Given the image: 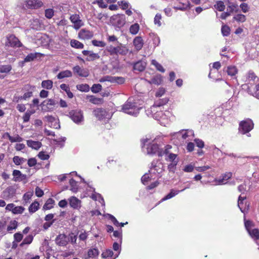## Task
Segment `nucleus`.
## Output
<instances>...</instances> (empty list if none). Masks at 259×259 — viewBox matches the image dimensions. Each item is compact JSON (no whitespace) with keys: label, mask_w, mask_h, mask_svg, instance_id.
<instances>
[{"label":"nucleus","mask_w":259,"mask_h":259,"mask_svg":"<svg viewBox=\"0 0 259 259\" xmlns=\"http://www.w3.org/2000/svg\"><path fill=\"white\" fill-rule=\"evenodd\" d=\"M243 80L245 83L242 85V89L256 98L259 93V78L253 72L249 71L246 74Z\"/></svg>","instance_id":"f257e3e1"},{"label":"nucleus","mask_w":259,"mask_h":259,"mask_svg":"<svg viewBox=\"0 0 259 259\" xmlns=\"http://www.w3.org/2000/svg\"><path fill=\"white\" fill-rule=\"evenodd\" d=\"M143 151L148 155H153L158 153V156H162L161 152H159V146L155 142V139L146 137L141 140Z\"/></svg>","instance_id":"f03ea898"},{"label":"nucleus","mask_w":259,"mask_h":259,"mask_svg":"<svg viewBox=\"0 0 259 259\" xmlns=\"http://www.w3.org/2000/svg\"><path fill=\"white\" fill-rule=\"evenodd\" d=\"M140 109L132 98H130L122 107L123 112L134 116L138 114Z\"/></svg>","instance_id":"7ed1b4c3"},{"label":"nucleus","mask_w":259,"mask_h":259,"mask_svg":"<svg viewBox=\"0 0 259 259\" xmlns=\"http://www.w3.org/2000/svg\"><path fill=\"white\" fill-rule=\"evenodd\" d=\"M163 171V164L158 161H153L152 163V166L150 167L149 172H150L152 179L160 177V174Z\"/></svg>","instance_id":"20e7f679"},{"label":"nucleus","mask_w":259,"mask_h":259,"mask_svg":"<svg viewBox=\"0 0 259 259\" xmlns=\"http://www.w3.org/2000/svg\"><path fill=\"white\" fill-rule=\"evenodd\" d=\"M106 50L111 55H125L128 52L127 48L125 45H123L121 44H119L117 47H113L112 46L108 47L106 48Z\"/></svg>","instance_id":"39448f33"},{"label":"nucleus","mask_w":259,"mask_h":259,"mask_svg":"<svg viewBox=\"0 0 259 259\" xmlns=\"http://www.w3.org/2000/svg\"><path fill=\"white\" fill-rule=\"evenodd\" d=\"M69 116L76 124H80L83 122V113L80 110L76 109L71 111L69 112Z\"/></svg>","instance_id":"423d86ee"},{"label":"nucleus","mask_w":259,"mask_h":259,"mask_svg":"<svg viewBox=\"0 0 259 259\" xmlns=\"http://www.w3.org/2000/svg\"><path fill=\"white\" fill-rule=\"evenodd\" d=\"M165 151H166V149ZM165 152L166 153V157H165L166 161L171 162L168 165V168L170 171H174L178 162L177 155L173 153L167 154L166 151H165Z\"/></svg>","instance_id":"0eeeda50"},{"label":"nucleus","mask_w":259,"mask_h":259,"mask_svg":"<svg viewBox=\"0 0 259 259\" xmlns=\"http://www.w3.org/2000/svg\"><path fill=\"white\" fill-rule=\"evenodd\" d=\"M253 127V123L251 119L241 121L240 123L239 131L243 134L248 133Z\"/></svg>","instance_id":"6e6552de"},{"label":"nucleus","mask_w":259,"mask_h":259,"mask_svg":"<svg viewBox=\"0 0 259 259\" xmlns=\"http://www.w3.org/2000/svg\"><path fill=\"white\" fill-rule=\"evenodd\" d=\"M44 120L47 122V124L50 127L58 129L60 127L59 119L52 115L45 116Z\"/></svg>","instance_id":"1a4fd4ad"},{"label":"nucleus","mask_w":259,"mask_h":259,"mask_svg":"<svg viewBox=\"0 0 259 259\" xmlns=\"http://www.w3.org/2000/svg\"><path fill=\"white\" fill-rule=\"evenodd\" d=\"M88 184V188H87V191L93 192V193L90 196L88 194V196H90V197L95 201H99V202L101 203L102 206L105 205V202L104 199L102 198L101 195L99 193H97L95 192V188L92 187L89 183Z\"/></svg>","instance_id":"9d476101"},{"label":"nucleus","mask_w":259,"mask_h":259,"mask_svg":"<svg viewBox=\"0 0 259 259\" xmlns=\"http://www.w3.org/2000/svg\"><path fill=\"white\" fill-rule=\"evenodd\" d=\"M111 20L113 24L118 27L123 26L125 23V17L123 14H117L112 17Z\"/></svg>","instance_id":"9b49d317"},{"label":"nucleus","mask_w":259,"mask_h":259,"mask_svg":"<svg viewBox=\"0 0 259 259\" xmlns=\"http://www.w3.org/2000/svg\"><path fill=\"white\" fill-rule=\"evenodd\" d=\"M70 20L73 24V28L76 30L79 29L83 25V23L78 14H73L70 16Z\"/></svg>","instance_id":"f8f14e48"},{"label":"nucleus","mask_w":259,"mask_h":259,"mask_svg":"<svg viewBox=\"0 0 259 259\" xmlns=\"http://www.w3.org/2000/svg\"><path fill=\"white\" fill-rule=\"evenodd\" d=\"M26 6L29 9H37L43 5V3L39 0H26Z\"/></svg>","instance_id":"ddd939ff"},{"label":"nucleus","mask_w":259,"mask_h":259,"mask_svg":"<svg viewBox=\"0 0 259 259\" xmlns=\"http://www.w3.org/2000/svg\"><path fill=\"white\" fill-rule=\"evenodd\" d=\"M176 134L181 135L184 139H188V140H191L194 136L193 131L191 130H182Z\"/></svg>","instance_id":"4468645a"},{"label":"nucleus","mask_w":259,"mask_h":259,"mask_svg":"<svg viewBox=\"0 0 259 259\" xmlns=\"http://www.w3.org/2000/svg\"><path fill=\"white\" fill-rule=\"evenodd\" d=\"M93 36V32L82 29L79 31L78 34V37L81 39H89Z\"/></svg>","instance_id":"2eb2a0df"},{"label":"nucleus","mask_w":259,"mask_h":259,"mask_svg":"<svg viewBox=\"0 0 259 259\" xmlns=\"http://www.w3.org/2000/svg\"><path fill=\"white\" fill-rule=\"evenodd\" d=\"M74 73L78 74L79 76L87 77L89 75V72L88 69L81 68L79 66L77 65L73 68Z\"/></svg>","instance_id":"dca6fc26"},{"label":"nucleus","mask_w":259,"mask_h":259,"mask_svg":"<svg viewBox=\"0 0 259 259\" xmlns=\"http://www.w3.org/2000/svg\"><path fill=\"white\" fill-rule=\"evenodd\" d=\"M83 55L87 56V61H93L100 58L98 54L95 53L91 51L84 50L82 52Z\"/></svg>","instance_id":"f3484780"},{"label":"nucleus","mask_w":259,"mask_h":259,"mask_svg":"<svg viewBox=\"0 0 259 259\" xmlns=\"http://www.w3.org/2000/svg\"><path fill=\"white\" fill-rule=\"evenodd\" d=\"M70 206L74 209H79L81 207V200L74 196H71L68 199Z\"/></svg>","instance_id":"a211bd4d"},{"label":"nucleus","mask_w":259,"mask_h":259,"mask_svg":"<svg viewBox=\"0 0 259 259\" xmlns=\"http://www.w3.org/2000/svg\"><path fill=\"white\" fill-rule=\"evenodd\" d=\"M68 242V238L65 234H60L56 238V243L59 246H66Z\"/></svg>","instance_id":"6ab92c4d"},{"label":"nucleus","mask_w":259,"mask_h":259,"mask_svg":"<svg viewBox=\"0 0 259 259\" xmlns=\"http://www.w3.org/2000/svg\"><path fill=\"white\" fill-rule=\"evenodd\" d=\"M41 54L39 53H33L29 54L24 59V60L19 63V66L23 67L25 62H29L33 61L38 56H41Z\"/></svg>","instance_id":"aec40b11"},{"label":"nucleus","mask_w":259,"mask_h":259,"mask_svg":"<svg viewBox=\"0 0 259 259\" xmlns=\"http://www.w3.org/2000/svg\"><path fill=\"white\" fill-rule=\"evenodd\" d=\"M246 199L245 197H242L240 196L238 201V206L240 208L242 212L245 213L249 208V205L245 202V204L243 203V201Z\"/></svg>","instance_id":"412c9836"},{"label":"nucleus","mask_w":259,"mask_h":259,"mask_svg":"<svg viewBox=\"0 0 259 259\" xmlns=\"http://www.w3.org/2000/svg\"><path fill=\"white\" fill-rule=\"evenodd\" d=\"M94 115L99 119L101 120L105 118L107 116V112L101 108H97L93 111Z\"/></svg>","instance_id":"4be33fe9"},{"label":"nucleus","mask_w":259,"mask_h":259,"mask_svg":"<svg viewBox=\"0 0 259 259\" xmlns=\"http://www.w3.org/2000/svg\"><path fill=\"white\" fill-rule=\"evenodd\" d=\"M168 101V99L167 98L160 99L157 101L155 104L151 107V111H155L157 108H159L160 106L166 104Z\"/></svg>","instance_id":"5701e85b"},{"label":"nucleus","mask_w":259,"mask_h":259,"mask_svg":"<svg viewBox=\"0 0 259 259\" xmlns=\"http://www.w3.org/2000/svg\"><path fill=\"white\" fill-rule=\"evenodd\" d=\"M133 45L137 51L140 50L144 45V41L141 36H136L133 40Z\"/></svg>","instance_id":"b1692460"},{"label":"nucleus","mask_w":259,"mask_h":259,"mask_svg":"<svg viewBox=\"0 0 259 259\" xmlns=\"http://www.w3.org/2000/svg\"><path fill=\"white\" fill-rule=\"evenodd\" d=\"M16 193V189L13 187H9L3 192V196L5 198H11Z\"/></svg>","instance_id":"393cba45"},{"label":"nucleus","mask_w":259,"mask_h":259,"mask_svg":"<svg viewBox=\"0 0 259 259\" xmlns=\"http://www.w3.org/2000/svg\"><path fill=\"white\" fill-rule=\"evenodd\" d=\"M170 114V113L168 111H165L163 113L162 116H160V119L158 120L160 124L163 126H166L169 123V116Z\"/></svg>","instance_id":"a878e982"},{"label":"nucleus","mask_w":259,"mask_h":259,"mask_svg":"<svg viewBox=\"0 0 259 259\" xmlns=\"http://www.w3.org/2000/svg\"><path fill=\"white\" fill-rule=\"evenodd\" d=\"M99 250L96 248H90L88 251L87 256L84 257V259L96 257L99 255Z\"/></svg>","instance_id":"bb28decb"},{"label":"nucleus","mask_w":259,"mask_h":259,"mask_svg":"<svg viewBox=\"0 0 259 259\" xmlns=\"http://www.w3.org/2000/svg\"><path fill=\"white\" fill-rule=\"evenodd\" d=\"M148 83L150 84H154L155 85H159L160 84L162 81L163 79L162 77L160 74H157L155 76H154L151 80H147Z\"/></svg>","instance_id":"cd10ccee"},{"label":"nucleus","mask_w":259,"mask_h":259,"mask_svg":"<svg viewBox=\"0 0 259 259\" xmlns=\"http://www.w3.org/2000/svg\"><path fill=\"white\" fill-rule=\"evenodd\" d=\"M27 144L28 146L35 150H38L41 146V143L40 142L32 140L27 141Z\"/></svg>","instance_id":"c85d7f7f"},{"label":"nucleus","mask_w":259,"mask_h":259,"mask_svg":"<svg viewBox=\"0 0 259 259\" xmlns=\"http://www.w3.org/2000/svg\"><path fill=\"white\" fill-rule=\"evenodd\" d=\"M7 46L14 47L16 46V38L14 35H10L7 37V40L6 42Z\"/></svg>","instance_id":"c756f323"},{"label":"nucleus","mask_w":259,"mask_h":259,"mask_svg":"<svg viewBox=\"0 0 259 259\" xmlns=\"http://www.w3.org/2000/svg\"><path fill=\"white\" fill-rule=\"evenodd\" d=\"M72 73L71 71L66 70L60 72L57 75V77L59 79H63L66 77H71Z\"/></svg>","instance_id":"7c9ffc66"},{"label":"nucleus","mask_w":259,"mask_h":259,"mask_svg":"<svg viewBox=\"0 0 259 259\" xmlns=\"http://www.w3.org/2000/svg\"><path fill=\"white\" fill-rule=\"evenodd\" d=\"M146 65V64L145 62L138 61L134 64V69L139 71H142L145 68Z\"/></svg>","instance_id":"2f4dec72"},{"label":"nucleus","mask_w":259,"mask_h":259,"mask_svg":"<svg viewBox=\"0 0 259 259\" xmlns=\"http://www.w3.org/2000/svg\"><path fill=\"white\" fill-rule=\"evenodd\" d=\"M60 88L61 90L64 91L68 98L71 99L73 97L72 93L70 91L69 86L65 83L61 84L60 85Z\"/></svg>","instance_id":"473e14b6"},{"label":"nucleus","mask_w":259,"mask_h":259,"mask_svg":"<svg viewBox=\"0 0 259 259\" xmlns=\"http://www.w3.org/2000/svg\"><path fill=\"white\" fill-rule=\"evenodd\" d=\"M140 30V25L139 24L136 23L134 24H132L129 28L130 32L132 35L137 34Z\"/></svg>","instance_id":"72a5a7b5"},{"label":"nucleus","mask_w":259,"mask_h":259,"mask_svg":"<svg viewBox=\"0 0 259 259\" xmlns=\"http://www.w3.org/2000/svg\"><path fill=\"white\" fill-rule=\"evenodd\" d=\"M117 4L119 7L123 10H125L131 7V6L129 2L126 0H122L121 1H118L117 2Z\"/></svg>","instance_id":"f704fd0d"},{"label":"nucleus","mask_w":259,"mask_h":259,"mask_svg":"<svg viewBox=\"0 0 259 259\" xmlns=\"http://www.w3.org/2000/svg\"><path fill=\"white\" fill-rule=\"evenodd\" d=\"M180 192H181V190L179 191V190H175L174 189H171L170 190V193L169 194H168L167 195H166L164 197H163L161 199V201H165L167 199H170V198H172L173 197L175 196L176 195H177V194H178Z\"/></svg>","instance_id":"c9c22d12"},{"label":"nucleus","mask_w":259,"mask_h":259,"mask_svg":"<svg viewBox=\"0 0 259 259\" xmlns=\"http://www.w3.org/2000/svg\"><path fill=\"white\" fill-rule=\"evenodd\" d=\"M180 192H181V190L179 191V190H175L174 189H171L170 190V193L169 194H168L167 195H166L164 197H163L161 199V201H165L167 199H170V198H172L173 197L175 196L176 195H177V194H178Z\"/></svg>","instance_id":"e433bc0d"},{"label":"nucleus","mask_w":259,"mask_h":259,"mask_svg":"<svg viewBox=\"0 0 259 259\" xmlns=\"http://www.w3.org/2000/svg\"><path fill=\"white\" fill-rule=\"evenodd\" d=\"M53 82L51 80H45L41 82V87L47 90H51L53 88Z\"/></svg>","instance_id":"4c0bfd02"},{"label":"nucleus","mask_w":259,"mask_h":259,"mask_svg":"<svg viewBox=\"0 0 259 259\" xmlns=\"http://www.w3.org/2000/svg\"><path fill=\"white\" fill-rule=\"evenodd\" d=\"M44 104H46L49 110H53L54 106L56 105V102L54 99H49L44 101Z\"/></svg>","instance_id":"58836bf2"},{"label":"nucleus","mask_w":259,"mask_h":259,"mask_svg":"<svg viewBox=\"0 0 259 259\" xmlns=\"http://www.w3.org/2000/svg\"><path fill=\"white\" fill-rule=\"evenodd\" d=\"M70 190L73 193H76L78 191V185L77 182L73 179H69Z\"/></svg>","instance_id":"ea45409f"},{"label":"nucleus","mask_w":259,"mask_h":259,"mask_svg":"<svg viewBox=\"0 0 259 259\" xmlns=\"http://www.w3.org/2000/svg\"><path fill=\"white\" fill-rule=\"evenodd\" d=\"M87 98L89 101L94 104H100L102 103V99L96 98L94 96H88Z\"/></svg>","instance_id":"a19ab883"},{"label":"nucleus","mask_w":259,"mask_h":259,"mask_svg":"<svg viewBox=\"0 0 259 259\" xmlns=\"http://www.w3.org/2000/svg\"><path fill=\"white\" fill-rule=\"evenodd\" d=\"M70 45L72 47L76 49H83L84 47V45L82 43L75 39L71 40Z\"/></svg>","instance_id":"79ce46f5"},{"label":"nucleus","mask_w":259,"mask_h":259,"mask_svg":"<svg viewBox=\"0 0 259 259\" xmlns=\"http://www.w3.org/2000/svg\"><path fill=\"white\" fill-rule=\"evenodd\" d=\"M22 181L23 184L27 182V178L25 174H23L21 171L17 170V181Z\"/></svg>","instance_id":"37998d69"},{"label":"nucleus","mask_w":259,"mask_h":259,"mask_svg":"<svg viewBox=\"0 0 259 259\" xmlns=\"http://www.w3.org/2000/svg\"><path fill=\"white\" fill-rule=\"evenodd\" d=\"M226 71L229 75L232 76L235 75L238 72L236 67L234 66H228Z\"/></svg>","instance_id":"c03bdc74"},{"label":"nucleus","mask_w":259,"mask_h":259,"mask_svg":"<svg viewBox=\"0 0 259 259\" xmlns=\"http://www.w3.org/2000/svg\"><path fill=\"white\" fill-rule=\"evenodd\" d=\"M39 208V204L37 201L33 202L29 207V211L30 213H34Z\"/></svg>","instance_id":"a18cd8bd"},{"label":"nucleus","mask_w":259,"mask_h":259,"mask_svg":"<svg viewBox=\"0 0 259 259\" xmlns=\"http://www.w3.org/2000/svg\"><path fill=\"white\" fill-rule=\"evenodd\" d=\"M248 232L250 236L254 240H256L259 238V231L258 229H252Z\"/></svg>","instance_id":"49530a36"},{"label":"nucleus","mask_w":259,"mask_h":259,"mask_svg":"<svg viewBox=\"0 0 259 259\" xmlns=\"http://www.w3.org/2000/svg\"><path fill=\"white\" fill-rule=\"evenodd\" d=\"M55 201L52 199L49 198L47 200L46 203L43 206L44 209H50L53 207V205L54 204Z\"/></svg>","instance_id":"de8ad7c7"},{"label":"nucleus","mask_w":259,"mask_h":259,"mask_svg":"<svg viewBox=\"0 0 259 259\" xmlns=\"http://www.w3.org/2000/svg\"><path fill=\"white\" fill-rule=\"evenodd\" d=\"M151 64L154 65L156 69L161 72H164L165 69L163 68L162 66L157 62L155 60H152L151 61Z\"/></svg>","instance_id":"09e8293b"},{"label":"nucleus","mask_w":259,"mask_h":259,"mask_svg":"<svg viewBox=\"0 0 259 259\" xmlns=\"http://www.w3.org/2000/svg\"><path fill=\"white\" fill-rule=\"evenodd\" d=\"M246 19L245 16L241 14H237L233 17V20L238 22L243 23L246 21Z\"/></svg>","instance_id":"8fccbe9b"},{"label":"nucleus","mask_w":259,"mask_h":259,"mask_svg":"<svg viewBox=\"0 0 259 259\" xmlns=\"http://www.w3.org/2000/svg\"><path fill=\"white\" fill-rule=\"evenodd\" d=\"M76 88L78 90L84 92H88L90 90L89 85L87 84H78L76 85Z\"/></svg>","instance_id":"3c124183"},{"label":"nucleus","mask_w":259,"mask_h":259,"mask_svg":"<svg viewBox=\"0 0 259 259\" xmlns=\"http://www.w3.org/2000/svg\"><path fill=\"white\" fill-rule=\"evenodd\" d=\"M68 238V242H70L72 244H76L77 235L73 233H71L67 236Z\"/></svg>","instance_id":"603ef678"},{"label":"nucleus","mask_w":259,"mask_h":259,"mask_svg":"<svg viewBox=\"0 0 259 259\" xmlns=\"http://www.w3.org/2000/svg\"><path fill=\"white\" fill-rule=\"evenodd\" d=\"M152 116L154 118L158 121L160 119V116H162L163 112L161 111H159L158 108H157L155 111L151 112Z\"/></svg>","instance_id":"864d4df0"},{"label":"nucleus","mask_w":259,"mask_h":259,"mask_svg":"<svg viewBox=\"0 0 259 259\" xmlns=\"http://www.w3.org/2000/svg\"><path fill=\"white\" fill-rule=\"evenodd\" d=\"M34 112L30 111V110H27L24 115L22 117V119L23 120L24 122H26L29 121L30 119V116L33 114Z\"/></svg>","instance_id":"5fc2aeb1"},{"label":"nucleus","mask_w":259,"mask_h":259,"mask_svg":"<svg viewBox=\"0 0 259 259\" xmlns=\"http://www.w3.org/2000/svg\"><path fill=\"white\" fill-rule=\"evenodd\" d=\"M33 240V237L31 235H28L27 236L23 241V242L20 244L21 246H23L25 244L28 245L30 244Z\"/></svg>","instance_id":"6e6d98bb"},{"label":"nucleus","mask_w":259,"mask_h":259,"mask_svg":"<svg viewBox=\"0 0 259 259\" xmlns=\"http://www.w3.org/2000/svg\"><path fill=\"white\" fill-rule=\"evenodd\" d=\"M92 43L93 45L98 47H104L106 46V43L104 41L96 39L93 40Z\"/></svg>","instance_id":"4d7b16f0"},{"label":"nucleus","mask_w":259,"mask_h":259,"mask_svg":"<svg viewBox=\"0 0 259 259\" xmlns=\"http://www.w3.org/2000/svg\"><path fill=\"white\" fill-rule=\"evenodd\" d=\"M124 82V79L122 77L112 76L111 82L121 84Z\"/></svg>","instance_id":"13d9d810"},{"label":"nucleus","mask_w":259,"mask_h":259,"mask_svg":"<svg viewBox=\"0 0 259 259\" xmlns=\"http://www.w3.org/2000/svg\"><path fill=\"white\" fill-rule=\"evenodd\" d=\"M102 90V85L100 84H94L91 88V91L94 93L100 92Z\"/></svg>","instance_id":"bf43d9fd"},{"label":"nucleus","mask_w":259,"mask_h":259,"mask_svg":"<svg viewBox=\"0 0 259 259\" xmlns=\"http://www.w3.org/2000/svg\"><path fill=\"white\" fill-rule=\"evenodd\" d=\"M32 95V92H27L24 93L23 96H19L17 98V101L19 100H26L27 99L30 98Z\"/></svg>","instance_id":"052dcab7"},{"label":"nucleus","mask_w":259,"mask_h":259,"mask_svg":"<svg viewBox=\"0 0 259 259\" xmlns=\"http://www.w3.org/2000/svg\"><path fill=\"white\" fill-rule=\"evenodd\" d=\"M215 8L219 11L222 12L225 9V6L222 1H219L214 6Z\"/></svg>","instance_id":"680f3d73"},{"label":"nucleus","mask_w":259,"mask_h":259,"mask_svg":"<svg viewBox=\"0 0 259 259\" xmlns=\"http://www.w3.org/2000/svg\"><path fill=\"white\" fill-rule=\"evenodd\" d=\"M150 172L145 174L141 178V181L144 184H146L149 180H152Z\"/></svg>","instance_id":"e2e57ef3"},{"label":"nucleus","mask_w":259,"mask_h":259,"mask_svg":"<svg viewBox=\"0 0 259 259\" xmlns=\"http://www.w3.org/2000/svg\"><path fill=\"white\" fill-rule=\"evenodd\" d=\"M11 70L10 65H0V72L7 73Z\"/></svg>","instance_id":"0e129e2a"},{"label":"nucleus","mask_w":259,"mask_h":259,"mask_svg":"<svg viewBox=\"0 0 259 259\" xmlns=\"http://www.w3.org/2000/svg\"><path fill=\"white\" fill-rule=\"evenodd\" d=\"M221 30L224 36H228L230 34V29L226 25H223L222 27Z\"/></svg>","instance_id":"69168bd1"},{"label":"nucleus","mask_w":259,"mask_h":259,"mask_svg":"<svg viewBox=\"0 0 259 259\" xmlns=\"http://www.w3.org/2000/svg\"><path fill=\"white\" fill-rule=\"evenodd\" d=\"M194 168H195V166L194 165H193L192 164H189L186 165L184 166V167L183 168V170L185 172H192L193 171Z\"/></svg>","instance_id":"338daca9"},{"label":"nucleus","mask_w":259,"mask_h":259,"mask_svg":"<svg viewBox=\"0 0 259 259\" xmlns=\"http://www.w3.org/2000/svg\"><path fill=\"white\" fill-rule=\"evenodd\" d=\"M38 157L41 160H47L50 156L45 152L41 151L38 154Z\"/></svg>","instance_id":"774afa93"}]
</instances>
